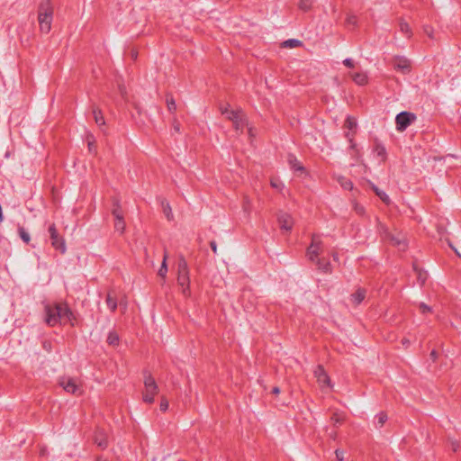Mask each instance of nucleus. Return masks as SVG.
Masks as SVG:
<instances>
[{
	"instance_id": "1",
	"label": "nucleus",
	"mask_w": 461,
	"mask_h": 461,
	"mask_svg": "<svg viewBox=\"0 0 461 461\" xmlns=\"http://www.w3.org/2000/svg\"><path fill=\"white\" fill-rule=\"evenodd\" d=\"M221 113L225 119L231 122L234 130L237 132L244 133L247 132L249 135V141L253 140L258 131L251 123L249 122L247 116L240 110H232L229 104L222 105L220 107Z\"/></svg>"
},
{
	"instance_id": "2",
	"label": "nucleus",
	"mask_w": 461,
	"mask_h": 461,
	"mask_svg": "<svg viewBox=\"0 0 461 461\" xmlns=\"http://www.w3.org/2000/svg\"><path fill=\"white\" fill-rule=\"evenodd\" d=\"M45 312V321L49 326H55L58 323H70L72 326L75 325L74 314L67 304L56 303L53 305H46Z\"/></svg>"
},
{
	"instance_id": "3",
	"label": "nucleus",
	"mask_w": 461,
	"mask_h": 461,
	"mask_svg": "<svg viewBox=\"0 0 461 461\" xmlns=\"http://www.w3.org/2000/svg\"><path fill=\"white\" fill-rule=\"evenodd\" d=\"M54 6L50 0H42L38 7L37 20L41 32L48 34L51 30Z\"/></svg>"
},
{
	"instance_id": "4",
	"label": "nucleus",
	"mask_w": 461,
	"mask_h": 461,
	"mask_svg": "<svg viewBox=\"0 0 461 461\" xmlns=\"http://www.w3.org/2000/svg\"><path fill=\"white\" fill-rule=\"evenodd\" d=\"M177 284L182 288V293L185 296H189L190 294V278H189V269L187 266V262L185 259L181 257L178 260L177 264Z\"/></svg>"
},
{
	"instance_id": "5",
	"label": "nucleus",
	"mask_w": 461,
	"mask_h": 461,
	"mask_svg": "<svg viewBox=\"0 0 461 461\" xmlns=\"http://www.w3.org/2000/svg\"><path fill=\"white\" fill-rule=\"evenodd\" d=\"M158 393V387L155 379L150 375H146L144 378V390L142 392L143 402L152 403Z\"/></svg>"
},
{
	"instance_id": "6",
	"label": "nucleus",
	"mask_w": 461,
	"mask_h": 461,
	"mask_svg": "<svg viewBox=\"0 0 461 461\" xmlns=\"http://www.w3.org/2000/svg\"><path fill=\"white\" fill-rule=\"evenodd\" d=\"M378 230L383 236L384 240H387L391 245L397 247L401 250L406 249L405 239L402 235H393L388 231V229L384 224H379Z\"/></svg>"
},
{
	"instance_id": "7",
	"label": "nucleus",
	"mask_w": 461,
	"mask_h": 461,
	"mask_svg": "<svg viewBox=\"0 0 461 461\" xmlns=\"http://www.w3.org/2000/svg\"><path fill=\"white\" fill-rule=\"evenodd\" d=\"M324 250V245L320 234H313L312 236V242L307 249L306 256L309 260L315 261Z\"/></svg>"
},
{
	"instance_id": "8",
	"label": "nucleus",
	"mask_w": 461,
	"mask_h": 461,
	"mask_svg": "<svg viewBox=\"0 0 461 461\" xmlns=\"http://www.w3.org/2000/svg\"><path fill=\"white\" fill-rule=\"evenodd\" d=\"M59 384L68 393L74 395H81L83 393L82 386L76 378L62 376L59 379Z\"/></svg>"
},
{
	"instance_id": "9",
	"label": "nucleus",
	"mask_w": 461,
	"mask_h": 461,
	"mask_svg": "<svg viewBox=\"0 0 461 461\" xmlns=\"http://www.w3.org/2000/svg\"><path fill=\"white\" fill-rule=\"evenodd\" d=\"M416 120V115L410 112H402L395 118L396 130L403 131Z\"/></svg>"
},
{
	"instance_id": "10",
	"label": "nucleus",
	"mask_w": 461,
	"mask_h": 461,
	"mask_svg": "<svg viewBox=\"0 0 461 461\" xmlns=\"http://www.w3.org/2000/svg\"><path fill=\"white\" fill-rule=\"evenodd\" d=\"M49 233H50V236L52 247L55 249L59 250L62 254H64L66 252L65 240H64V239L62 237H60L59 235V232L57 230L56 226H55L54 223L50 225V227H49Z\"/></svg>"
},
{
	"instance_id": "11",
	"label": "nucleus",
	"mask_w": 461,
	"mask_h": 461,
	"mask_svg": "<svg viewBox=\"0 0 461 461\" xmlns=\"http://www.w3.org/2000/svg\"><path fill=\"white\" fill-rule=\"evenodd\" d=\"M314 376L321 390L332 387L330 378L322 366L319 365L316 366L314 369Z\"/></svg>"
},
{
	"instance_id": "12",
	"label": "nucleus",
	"mask_w": 461,
	"mask_h": 461,
	"mask_svg": "<svg viewBox=\"0 0 461 461\" xmlns=\"http://www.w3.org/2000/svg\"><path fill=\"white\" fill-rule=\"evenodd\" d=\"M277 221L281 230L290 232L294 227V221L287 212H280L277 216Z\"/></svg>"
},
{
	"instance_id": "13",
	"label": "nucleus",
	"mask_w": 461,
	"mask_h": 461,
	"mask_svg": "<svg viewBox=\"0 0 461 461\" xmlns=\"http://www.w3.org/2000/svg\"><path fill=\"white\" fill-rule=\"evenodd\" d=\"M393 64L394 68L402 74H408L411 69V61L404 57H395Z\"/></svg>"
},
{
	"instance_id": "14",
	"label": "nucleus",
	"mask_w": 461,
	"mask_h": 461,
	"mask_svg": "<svg viewBox=\"0 0 461 461\" xmlns=\"http://www.w3.org/2000/svg\"><path fill=\"white\" fill-rule=\"evenodd\" d=\"M113 215L114 217V228L117 231H120L121 233L123 232L125 229V221L123 218V214L122 210L117 206V208H114L113 211Z\"/></svg>"
},
{
	"instance_id": "15",
	"label": "nucleus",
	"mask_w": 461,
	"mask_h": 461,
	"mask_svg": "<svg viewBox=\"0 0 461 461\" xmlns=\"http://www.w3.org/2000/svg\"><path fill=\"white\" fill-rule=\"evenodd\" d=\"M349 77L358 86H366L368 84V76L365 71L350 72Z\"/></svg>"
},
{
	"instance_id": "16",
	"label": "nucleus",
	"mask_w": 461,
	"mask_h": 461,
	"mask_svg": "<svg viewBox=\"0 0 461 461\" xmlns=\"http://www.w3.org/2000/svg\"><path fill=\"white\" fill-rule=\"evenodd\" d=\"M95 443L101 448H105L108 446L107 436L104 431L97 430L95 435Z\"/></svg>"
},
{
	"instance_id": "17",
	"label": "nucleus",
	"mask_w": 461,
	"mask_h": 461,
	"mask_svg": "<svg viewBox=\"0 0 461 461\" xmlns=\"http://www.w3.org/2000/svg\"><path fill=\"white\" fill-rule=\"evenodd\" d=\"M357 126V119L356 118L348 116L346 119V121H345V128L347 130H348V131L347 132V136H348V140L350 141H351L350 135H353L355 133Z\"/></svg>"
},
{
	"instance_id": "18",
	"label": "nucleus",
	"mask_w": 461,
	"mask_h": 461,
	"mask_svg": "<svg viewBox=\"0 0 461 461\" xmlns=\"http://www.w3.org/2000/svg\"><path fill=\"white\" fill-rule=\"evenodd\" d=\"M314 262L316 263L318 269L323 273L331 272V265L328 259L318 258Z\"/></svg>"
},
{
	"instance_id": "19",
	"label": "nucleus",
	"mask_w": 461,
	"mask_h": 461,
	"mask_svg": "<svg viewBox=\"0 0 461 461\" xmlns=\"http://www.w3.org/2000/svg\"><path fill=\"white\" fill-rule=\"evenodd\" d=\"M366 297V290L357 289L354 294H351V302L355 305H358Z\"/></svg>"
},
{
	"instance_id": "20",
	"label": "nucleus",
	"mask_w": 461,
	"mask_h": 461,
	"mask_svg": "<svg viewBox=\"0 0 461 461\" xmlns=\"http://www.w3.org/2000/svg\"><path fill=\"white\" fill-rule=\"evenodd\" d=\"M313 4V0H299L297 3V7L300 11L307 13L312 9Z\"/></svg>"
},
{
	"instance_id": "21",
	"label": "nucleus",
	"mask_w": 461,
	"mask_h": 461,
	"mask_svg": "<svg viewBox=\"0 0 461 461\" xmlns=\"http://www.w3.org/2000/svg\"><path fill=\"white\" fill-rule=\"evenodd\" d=\"M161 207L166 218L168 221H172L174 219V215L169 203L165 199L161 200Z\"/></svg>"
},
{
	"instance_id": "22",
	"label": "nucleus",
	"mask_w": 461,
	"mask_h": 461,
	"mask_svg": "<svg viewBox=\"0 0 461 461\" xmlns=\"http://www.w3.org/2000/svg\"><path fill=\"white\" fill-rule=\"evenodd\" d=\"M288 163L294 170L303 171L304 167L301 165L298 159L294 155L288 156Z\"/></svg>"
},
{
	"instance_id": "23",
	"label": "nucleus",
	"mask_w": 461,
	"mask_h": 461,
	"mask_svg": "<svg viewBox=\"0 0 461 461\" xmlns=\"http://www.w3.org/2000/svg\"><path fill=\"white\" fill-rule=\"evenodd\" d=\"M167 254L165 253L164 257H163V260H162L161 266H160V267H159V269L158 271V275L161 278H166V276H167Z\"/></svg>"
},
{
	"instance_id": "24",
	"label": "nucleus",
	"mask_w": 461,
	"mask_h": 461,
	"mask_svg": "<svg viewBox=\"0 0 461 461\" xmlns=\"http://www.w3.org/2000/svg\"><path fill=\"white\" fill-rule=\"evenodd\" d=\"M94 120L98 126H104L105 124L104 115L98 109L93 110Z\"/></svg>"
},
{
	"instance_id": "25",
	"label": "nucleus",
	"mask_w": 461,
	"mask_h": 461,
	"mask_svg": "<svg viewBox=\"0 0 461 461\" xmlns=\"http://www.w3.org/2000/svg\"><path fill=\"white\" fill-rule=\"evenodd\" d=\"M338 182L341 185L342 188L346 190H352L353 189V183L350 179L345 177V176H339Z\"/></svg>"
},
{
	"instance_id": "26",
	"label": "nucleus",
	"mask_w": 461,
	"mask_h": 461,
	"mask_svg": "<svg viewBox=\"0 0 461 461\" xmlns=\"http://www.w3.org/2000/svg\"><path fill=\"white\" fill-rule=\"evenodd\" d=\"M399 27L401 32L403 33L406 37L410 38L411 36V29L408 23L401 21L399 23Z\"/></svg>"
},
{
	"instance_id": "27",
	"label": "nucleus",
	"mask_w": 461,
	"mask_h": 461,
	"mask_svg": "<svg viewBox=\"0 0 461 461\" xmlns=\"http://www.w3.org/2000/svg\"><path fill=\"white\" fill-rule=\"evenodd\" d=\"M18 233H19V236L20 238L22 239V240L23 242H25L26 244H28L30 241H31V237H30V234L29 232L25 230L24 227L23 226H18Z\"/></svg>"
},
{
	"instance_id": "28",
	"label": "nucleus",
	"mask_w": 461,
	"mask_h": 461,
	"mask_svg": "<svg viewBox=\"0 0 461 461\" xmlns=\"http://www.w3.org/2000/svg\"><path fill=\"white\" fill-rule=\"evenodd\" d=\"M106 304L112 312H115L117 309V300L110 293L106 296Z\"/></svg>"
},
{
	"instance_id": "29",
	"label": "nucleus",
	"mask_w": 461,
	"mask_h": 461,
	"mask_svg": "<svg viewBox=\"0 0 461 461\" xmlns=\"http://www.w3.org/2000/svg\"><path fill=\"white\" fill-rule=\"evenodd\" d=\"M107 343L112 346H117L119 344V336L115 331L109 332L107 336Z\"/></svg>"
},
{
	"instance_id": "30",
	"label": "nucleus",
	"mask_w": 461,
	"mask_h": 461,
	"mask_svg": "<svg viewBox=\"0 0 461 461\" xmlns=\"http://www.w3.org/2000/svg\"><path fill=\"white\" fill-rule=\"evenodd\" d=\"M375 194L379 196V198L386 204L390 203L389 196L385 192L379 190L377 187H374Z\"/></svg>"
},
{
	"instance_id": "31",
	"label": "nucleus",
	"mask_w": 461,
	"mask_h": 461,
	"mask_svg": "<svg viewBox=\"0 0 461 461\" xmlns=\"http://www.w3.org/2000/svg\"><path fill=\"white\" fill-rule=\"evenodd\" d=\"M374 152L377 155V157L380 158L382 161L384 160L385 149L384 146H375L374 149Z\"/></svg>"
},
{
	"instance_id": "32",
	"label": "nucleus",
	"mask_w": 461,
	"mask_h": 461,
	"mask_svg": "<svg viewBox=\"0 0 461 461\" xmlns=\"http://www.w3.org/2000/svg\"><path fill=\"white\" fill-rule=\"evenodd\" d=\"M270 185L273 188L282 191L284 188V184L278 178H272L270 181Z\"/></svg>"
},
{
	"instance_id": "33",
	"label": "nucleus",
	"mask_w": 461,
	"mask_h": 461,
	"mask_svg": "<svg viewBox=\"0 0 461 461\" xmlns=\"http://www.w3.org/2000/svg\"><path fill=\"white\" fill-rule=\"evenodd\" d=\"M167 106L168 111L175 112L176 109V104L175 103V100L171 96L167 97Z\"/></svg>"
},
{
	"instance_id": "34",
	"label": "nucleus",
	"mask_w": 461,
	"mask_h": 461,
	"mask_svg": "<svg viewBox=\"0 0 461 461\" xmlns=\"http://www.w3.org/2000/svg\"><path fill=\"white\" fill-rule=\"evenodd\" d=\"M386 420H387V415L384 412H380L377 415V422L380 427H382L385 423Z\"/></svg>"
},
{
	"instance_id": "35",
	"label": "nucleus",
	"mask_w": 461,
	"mask_h": 461,
	"mask_svg": "<svg viewBox=\"0 0 461 461\" xmlns=\"http://www.w3.org/2000/svg\"><path fill=\"white\" fill-rule=\"evenodd\" d=\"M428 275L426 272L419 271L418 272V280L420 283V285H423L425 281L427 280Z\"/></svg>"
},
{
	"instance_id": "36",
	"label": "nucleus",
	"mask_w": 461,
	"mask_h": 461,
	"mask_svg": "<svg viewBox=\"0 0 461 461\" xmlns=\"http://www.w3.org/2000/svg\"><path fill=\"white\" fill-rule=\"evenodd\" d=\"M357 23V18L355 15H349L347 18V24L356 26Z\"/></svg>"
},
{
	"instance_id": "37",
	"label": "nucleus",
	"mask_w": 461,
	"mask_h": 461,
	"mask_svg": "<svg viewBox=\"0 0 461 461\" xmlns=\"http://www.w3.org/2000/svg\"><path fill=\"white\" fill-rule=\"evenodd\" d=\"M419 308L422 313L431 312V308L424 303H420Z\"/></svg>"
},
{
	"instance_id": "38",
	"label": "nucleus",
	"mask_w": 461,
	"mask_h": 461,
	"mask_svg": "<svg viewBox=\"0 0 461 461\" xmlns=\"http://www.w3.org/2000/svg\"><path fill=\"white\" fill-rule=\"evenodd\" d=\"M159 409L161 411H166L168 409V402L167 399L163 398L161 400Z\"/></svg>"
},
{
	"instance_id": "39",
	"label": "nucleus",
	"mask_w": 461,
	"mask_h": 461,
	"mask_svg": "<svg viewBox=\"0 0 461 461\" xmlns=\"http://www.w3.org/2000/svg\"><path fill=\"white\" fill-rule=\"evenodd\" d=\"M335 455H336V458H337L338 461H343L344 460L345 453H344L343 450H341L339 448L336 449L335 450Z\"/></svg>"
},
{
	"instance_id": "40",
	"label": "nucleus",
	"mask_w": 461,
	"mask_h": 461,
	"mask_svg": "<svg viewBox=\"0 0 461 461\" xmlns=\"http://www.w3.org/2000/svg\"><path fill=\"white\" fill-rule=\"evenodd\" d=\"M424 32L427 34L428 37L433 39L434 38V31L431 27H425Z\"/></svg>"
},
{
	"instance_id": "41",
	"label": "nucleus",
	"mask_w": 461,
	"mask_h": 461,
	"mask_svg": "<svg viewBox=\"0 0 461 461\" xmlns=\"http://www.w3.org/2000/svg\"><path fill=\"white\" fill-rule=\"evenodd\" d=\"M331 420L334 422V424H337L342 421V418L339 414L334 413L331 417Z\"/></svg>"
},
{
	"instance_id": "42",
	"label": "nucleus",
	"mask_w": 461,
	"mask_h": 461,
	"mask_svg": "<svg viewBox=\"0 0 461 461\" xmlns=\"http://www.w3.org/2000/svg\"><path fill=\"white\" fill-rule=\"evenodd\" d=\"M343 64L348 67V68H354L355 65H354V61L353 59H346L344 61H343Z\"/></svg>"
},
{
	"instance_id": "43",
	"label": "nucleus",
	"mask_w": 461,
	"mask_h": 461,
	"mask_svg": "<svg viewBox=\"0 0 461 461\" xmlns=\"http://www.w3.org/2000/svg\"><path fill=\"white\" fill-rule=\"evenodd\" d=\"M354 209L357 212V213H358V214H363L365 212L364 207L361 205H358V204H355Z\"/></svg>"
},
{
	"instance_id": "44",
	"label": "nucleus",
	"mask_w": 461,
	"mask_h": 461,
	"mask_svg": "<svg viewBox=\"0 0 461 461\" xmlns=\"http://www.w3.org/2000/svg\"><path fill=\"white\" fill-rule=\"evenodd\" d=\"M210 247H211L212 250L213 251V253L217 254V244L214 240H212L210 242Z\"/></svg>"
},
{
	"instance_id": "45",
	"label": "nucleus",
	"mask_w": 461,
	"mask_h": 461,
	"mask_svg": "<svg viewBox=\"0 0 461 461\" xmlns=\"http://www.w3.org/2000/svg\"><path fill=\"white\" fill-rule=\"evenodd\" d=\"M430 357H432L433 360H436V358H437V352L435 350H432L431 353H430Z\"/></svg>"
},
{
	"instance_id": "46",
	"label": "nucleus",
	"mask_w": 461,
	"mask_h": 461,
	"mask_svg": "<svg viewBox=\"0 0 461 461\" xmlns=\"http://www.w3.org/2000/svg\"><path fill=\"white\" fill-rule=\"evenodd\" d=\"M272 393L274 394H278L280 393V389L278 387H274Z\"/></svg>"
},
{
	"instance_id": "47",
	"label": "nucleus",
	"mask_w": 461,
	"mask_h": 461,
	"mask_svg": "<svg viewBox=\"0 0 461 461\" xmlns=\"http://www.w3.org/2000/svg\"><path fill=\"white\" fill-rule=\"evenodd\" d=\"M458 447H459V445H458L457 443H456V442H453V443H452V447H453V450H454V451H456V450H457V448H458Z\"/></svg>"
},
{
	"instance_id": "48",
	"label": "nucleus",
	"mask_w": 461,
	"mask_h": 461,
	"mask_svg": "<svg viewBox=\"0 0 461 461\" xmlns=\"http://www.w3.org/2000/svg\"><path fill=\"white\" fill-rule=\"evenodd\" d=\"M402 344L407 347L410 344L409 339H402Z\"/></svg>"
},
{
	"instance_id": "49",
	"label": "nucleus",
	"mask_w": 461,
	"mask_h": 461,
	"mask_svg": "<svg viewBox=\"0 0 461 461\" xmlns=\"http://www.w3.org/2000/svg\"><path fill=\"white\" fill-rule=\"evenodd\" d=\"M332 258L334 260H338L339 259V256L337 253H332Z\"/></svg>"
},
{
	"instance_id": "50",
	"label": "nucleus",
	"mask_w": 461,
	"mask_h": 461,
	"mask_svg": "<svg viewBox=\"0 0 461 461\" xmlns=\"http://www.w3.org/2000/svg\"><path fill=\"white\" fill-rule=\"evenodd\" d=\"M43 347H44L46 349H48V350H49V348H49V345H47V343H46V342L43 344Z\"/></svg>"
},
{
	"instance_id": "51",
	"label": "nucleus",
	"mask_w": 461,
	"mask_h": 461,
	"mask_svg": "<svg viewBox=\"0 0 461 461\" xmlns=\"http://www.w3.org/2000/svg\"><path fill=\"white\" fill-rule=\"evenodd\" d=\"M43 347H44L46 349H48V350H49V348H49V345H47V343H46V342L43 344Z\"/></svg>"
},
{
	"instance_id": "52",
	"label": "nucleus",
	"mask_w": 461,
	"mask_h": 461,
	"mask_svg": "<svg viewBox=\"0 0 461 461\" xmlns=\"http://www.w3.org/2000/svg\"><path fill=\"white\" fill-rule=\"evenodd\" d=\"M97 461H105V460H103V459H101V458H98V459H97Z\"/></svg>"
}]
</instances>
